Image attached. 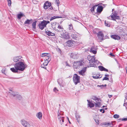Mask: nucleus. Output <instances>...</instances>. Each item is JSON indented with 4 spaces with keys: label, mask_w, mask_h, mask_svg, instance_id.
Wrapping results in <instances>:
<instances>
[{
    "label": "nucleus",
    "mask_w": 127,
    "mask_h": 127,
    "mask_svg": "<svg viewBox=\"0 0 127 127\" xmlns=\"http://www.w3.org/2000/svg\"><path fill=\"white\" fill-rule=\"evenodd\" d=\"M13 60L15 62H17L15 64L14 67L10 68V70L13 72L17 73L18 70L23 71L27 67V65L21 56L15 57L13 58Z\"/></svg>",
    "instance_id": "f257e3e1"
},
{
    "label": "nucleus",
    "mask_w": 127,
    "mask_h": 127,
    "mask_svg": "<svg viewBox=\"0 0 127 127\" xmlns=\"http://www.w3.org/2000/svg\"><path fill=\"white\" fill-rule=\"evenodd\" d=\"M42 57H46V59L45 60V62L43 63L41 65V67L42 68L46 69V67L45 66H47L48 63L50 61L51 59L49 58L51 57V55L49 53H43L41 55Z\"/></svg>",
    "instance_id": "f03ea898"
},
{
    "label": "nucleus",
    "mask_w": 127,
    "mask_h": 127,
    "mask_svg": "<svg viewBox=\"0 0 127 127\" xmlns=\"http://www.w3.org/2000/svg\"><path fill=\"white\" fill-rule=\"evenodd\" d=\"M87 59L89 61V63L90 64L91 66L90 67H95L94 65L98 63V61L95 60V57L94 56H88Z\"/></svg>",
    "instance_id": "7ed1b4c3"
},
{
    "label": "nucleus",
    "mask_w": 127,
    "mask_h": 127,
    "mask_svg": "<svg viewBox=\"0 0 127 127\" xmlns=\"http://www.w3.org/2000/svg\"><path fill=\"white\" fill-rule=\"evenodd\" d=\"M49 23V21H46L45 20H43L41 22L39 23L38 25L39 28L41 30H43L44 28L46 27L47 24Z\"/></svg>",
    "instance_id": "20e7f679"
},
{
    "label": "nucleus",
    "mask_w": 127,
    "mask_h": 127,
    "mask_svg": "<svg viewBox=\"0 0 127 127\" xmlns=\"http://www.w3.org/2000/svg\"><path fill=\"white\" fill-rule=\"evenodd\" d=\"M73 82L75 85H77L80 82V77L77 74H74L73 78Z\"/></svg>",
    "instance_id": "39448f33"
},
{
    "label": "nucleus",
    "mask_w": 127,
    "mask_h": 127,
    "mask_svg": "<svg viewBox=\"0 0 127 127\" xmlns=\"http://www.w3.org/2000/svg\"><path fill=\"white\" fill-rule=\"evenodd\" d=\"M60 37L65 39H69L70 38L69 34L68 32H66L64 30L63 33L61 34Z\"/></svg>",
    "instance_id": "423d86ee"
},
{
    "label": "nucleus",
    "mask_w": 127,
    "mask_h": 127,
    "mask_svg": "<svg viewBox=\"0 0 127 127\" xmlns=\"http://www.w3.org/2000/svg\"><path fill=\"white\" fill-rule=\"evenodd\" d=\"M108 19H111L114 20H115L116 19H118L119 18V17L117 15V13L114 11L112 12L111 15V17H108Z\"/></svg>",
    "instance_id": "0eeeda50"
},
{
    "label": "nucleus",
    "mask_w": 127,
    "mask_h": 127,
    "mask_svg": "<svg viewBox=\"0 0 127 127\" xmlns=\"http://www.w3.org/2000/svg\"><path fill=\"white\" fill-rule=\"evenodd\" d=\"M11 97L19 100L21 99L22 98L21 96L16 92H13L12 94L11 93Z\"/></svg>",
    "instance_id": "6e6552de"
},
{
    "label": "nucleus",
    "mask_w": 127,
    "mask_h": 127,
    "mask_svg": "<svg viewBox=\"0 0 127 127\" xmlns=\"http://www.w3.org/2000/svg\"><path fill=\"white\" fill-rule=\"evenodd\" d=\"M83 62L82 61L75 62L73 64V67L74 68L77 69L79 68L80 66L82 65Z\"/></svg>",
    "instance_id": "1a4fd4ad"
},
{
    "label": "nucleus",
    "mask_w": 127,
    "mask_h": 127,
    "mask_svg": "<svg viewBox=\"0 0 127 127\" xmlns=\"http://www.w3.org/2000/svg\"><path fill=\"white\" fill-rule=\"evenodd\" d=\"M75 43V42L72 40H68L66 42L67 46L70 47L74 46Z\"/></svg>",
    "instance_id": "9d476101"
},
{
    "label": "nucleus",
    "mask_w": 127,
    "mask_h": 127,
    "mask_svg": "<svg viewBox=\"0 0 127 127\" xmlns=\"http://www.w3.org/2000/svg\"><path fill=\"white\" fill-rule=\"evenodd\" d=\"M58 24L56 22H53L51 23V25L52 27L53 30L56 31L60 32V31H59V30H58L57 28Z\"/></svg>",
    "instance_id": "9b49d317"
},
{
    "label": "nucleus",
    "mask_w": 127,
    "mask_h": 127,
    "mask_svg": "<svg viewBox=\"0 0 127 127\" xmlns=\"http://www.w3.org/2000/svg\"><path fill=\"white\" fill-rule=\"evenodd\" d=\"M58 120L59 122L62 125L64 122V118L60 115V114L59 113V110L58 111Z\"/></svg>",
    "instance_id": "f8f14e48"
},
{
    "label": "nucleus",
    "mask_w": 127,
    "mask_h": 127,
    "mask_svg": "<svg viewBox=\"0 0 127 127\" xmlns=\"http://www.w3.org/2000/svg\"><path fill=\"white\" fill-rule=\"evenodd\" d=\"M21 123L22 125L25 127H30V125L27 121L24 120H22L21 121Z\"/></svg>",
    "instance_id": "ddd939ff"
},
{
    "label": "nucleus",
    "mask_w": 127,
    "mask_h": 127,
    "mask_svg": "<svg viewBox=\"0 0 127 127\" xmlns=\"http://www.w3.org/2000/svg\"><path fill=\"white\" fill-rule=\"evenodd\" d=\"M97 36L98 39L100 40H103L104 37L103 34L102 32H100L97 33Z\"/></svg>",
    "instance_id": "4468645a"
},
{
    "label": "nucleus",
    "mask_w": 127,
    "mask_h": 127,
    "mask_svg": "<svg viewBox=\"0 0 127 127\" xmlns=\"http://www.w3.org/2000/svg\"><path fill=\"white\" fill-rule=\"evenodd\" d=\"M101 125L102 126L104 125L106 127H108L111 126V125H113V124L112 122H105L101 123Z\"/></svg>",
    "instance_id": "2eb2a0df"
},
{
    "label": "nucleus",
    "mask_w": 127,
    "mask_h": 127,
    "mask_svg": "<svg viewBox=\"0 0 127 127\" xmlns=\"http://www.w3.org/2000/svg\"><path fill=\"white\" fill-rule=\"evenodd\" d=\"M87 101L88 102V106L90 108H92L94 107V104L93 103V102L95 103L94 102L91 101H90L89 100H87Z\"/></svg>",
    "instance_id": "dca6fc26"
},
{
    "label": "nucleus",
    "mask_w": 127,
    "mask_h": 127,
    "mask_svg": "<svg viewBox=\"0 0 127 127\" xmlns=\"http://www.w3.org/2000/svg\"><path fill=\"white\" fill-rule=\"evenodd\" d=\"M51 5V4L50 3L48 2H46L44 5V7L45 9H47L48 8L50 7Z\"/></svg>",
    "instance_id": "f3484780"
},
{
    "label": "nucleus",
    "mask_w": 127,
    "mask_h": 127,
    "mask_svg": "<svg viewBox=\"0 0 127 127\" xmlns=\"http://www.w3.org/2000/svg\"><path fill=\"white\" fill-rule=\"evenodd\" d=\"M90 51V52L95 54H96L97 52L96 47L94 46L92 47H91Z\"/></svg>",
    "instance_id": "a211bd4d"
},
{
    "label": "nucleus",
    "mask_w": 127,
    "mask_h": 127,
    "mask_svg": "<svg viewBox=\"0 0 127 127\" xmlns=\"http://www.w3.org/2000/svg\"><path fill=\"white\" fill-rule=\"evenodd\" d=\"M100 100L95 102V106L96 108L100 107L101 106Z\"/></svg>",
    "instance_id": "6ab92c4d"
},
{
    "label": "nucleus",
    "mask_w": 127,
    "mask_h": 127,
    "mask_svg": "<svg viewBox=\"0 0 127 127\" xmlns=\"http://www.w3.org/2000/svg\"><path fill=\"white\" fill-rule=\"evenodd\" d=\"M86 71V68H84L80 71H79V74L82 76H84V73Z\"/></svg>",
    "instance_id": "aec40b11"
},
{
    "label": "nucleus",
    "mask_w": 127,
    "mask_h": 127,
    "mask_svg": "<svg viewBox=\"0 0 127 127\" xmlns=\"http://www.w3.org/2000/svg\"><path fill=\"white\" fill-rule=\"evenodd\" d=\"M70 56L71 58L74 59H77L78 57V56L77 54L72 53H70Z\"/></svg>",
    "instance_id": "412c9836"
},
{
    "label": "nucleus",
    "mask_w": 127,
    "mask_h": 127,
    "mask_svg": "<svg viewBox=\"0 0 127 127\" xmlns=\"http://www.w3.org/2000/svg\"><path fill=\"white\" fill-rule=\"evenodd\" d=\"M103 9V7L101 5H99L96 9L97 12L98 13H100L102 11Z\"/></svg>",
    "instance_id": "4be33fe9"
},
{
    "label": "nucleus",
    "mask_w": 127,
    "mask_h": 127,
    "mask_svg": "<svg viewBox=\"0 0 127 127\" xmlns=\"http://www.w3.org/2000/svg\"><path fill=\"white\" fill-rule=\"evenodd\" d=\"M37 22L35 21L33 22L32 24V29L34 31H36V25Z\"/></svg>",
    "instance_id": "5701e85b"
},
{
    "label": "nucleus",
    "mask_w": 127,
    "mask_h": 127,
    "mask_svg": "<svg viewBox=\"0 0 127 127\" xmlns=\"http://www.w3.org/2000/svg\"><path fill=\"white\" fill-rule=\"evenodd\" d=\"M36 116L39 119L41 120L42 119V114L41 112H39L37 113Z\"/></svg>",
    "instance_id": "b1692460"
},
{
    "label": "nucleus",
    "mask_w": 127,
    "mask_h": 127,
    "mask_svg": "<svg viewBox=\"0 0 127 127\" xmlns=\"http://www.w3.org/2000/svg\"><path fill=\"white\" fill-rule=\"evenodd\" d=\"M79 35L77 34H72L71 35L72 37L74 39L76 40H78L79 39Z\"/></svg>",
    "instance_id": "393cba45"
},
{
    "label": "nucleus",
    "mask_w": 127,
    "mask_h": 127,
    "mask_svg": "<svg viewBox=\"0 0 127 127\" xmlns=\"http://www.w3.org/2000/svg\"><path fill=\"white\" fill-rule=\"evenodd\" d=\"M68 28L69 30L72 32L74 33L75 31L73 28V25L72 24H71L68 25Z\"/></svg>",
    "instance_id": "a878e982"
},
{
    "label": "nucleus",
    "mask_w": 127,
    "mask_h": 127,
    "mask_svg": "<svg viewBox=\"0 0 127 127\" xmlns=\"http://www.w3.org/2000/svg\"><path fill=\"white\" fill-rule=\"evenodd\" d=\"M99 69L101 71H104L108 72V70L107 69L104 68L103 66H98Z\"/></svg>",
    "instance_id": "bb28decb"
},
{
    "label": "nucleus",
    "mask_w": 127,
    "mask_h": 127,
    "mask_svg": "<svg viewBox=\"0 0 127 127\" xmlns=\"http://www.w3.org/2000/svg\"><path fill=\"white\" fill-rule=\"evenodd\" d=\"M111 37L115 40H119L120 38V37L119 36L116 35H112Z\"/></svg>",
    "instance_id": "cd10ccee"
},
{
    "label": "nucleus",
    "mask_w": 127,
    "mask_h": 127,
    "mask_svg": "<svg viewBox=\"0 0 127 127\" xmlns=\"http://www.w3.org/2000/svg\"><path fill=\"white\" fill-rule=\"evenodd\" d=\"M46 34L49 36H54L55 35L54 33H53L50 31H46Z\"/></svg>",
    "instance_id": "c85d7f7f"
},
{
    "label": "nucleus",
    "mask_w": 127,
    "mask_h": 127,
    "mask_svg": "<svg viewBox=\"0 0 127 127\" xmlns=\"http://www.w3.org/2000/svg\"><path fill=\"white\" fill-rule=\"evenodd\" d=\"M57 29L58 30V29L59 30H61L60 31L59 30V31H60L59 32H63V31L64 30V28L63 27L60 25H59L58 24V26H57Z\"/></svg>",
    "instance_id": "c756f323"
},
{
    "label": "nucleus",
    "mask_w": 127,
    "mask_h": 127,
    "mask_svg": "<svg viewBox=\"0 0 127 127\" xmlns=\"http://www.w3.org/2000/svg\"><path fill=\"white\" fill-rule=\"evenodd\" d=\"M62 17L61 16H54L52 17L50 19V21H51L56 18H61Z\"/></svg>",
    "instance_id": "7c9ffc66"
},
{
    "label": "nucleus",
    "mask_w": 127,
    "mask_h": 127,
    "mask_svg": "<svg viewBox=\"0 0 127 127\" xmlns=\"http://www.w3.org/2000/svg\"><path fill=\"white\" fill-rule=\"evenodd\" d=\"M92 99L95 101V102L100 100V98H98L95 96H93L92 98Z\"/></svg>",
    "instance_id": "2f4dec72"
},
{
    "label": "nucleus",
    "mask_w": 127,
    "mask_h": 127,
    "mask_svg": "<svg viewBox=\"0 0 127 127\" xmlns=\"http://www.w3.org/2000/svg\"><path fill=\"white\" fill-rule=\"evenodd\" d=\"M32 19H31L30 20L27 19V20H26L25 22L24 23L25 24H29L30 23V22H32Z\"/></svg>",
    "instance_id": "473e14b6"
},
{
    "label": "nucleus",
    "mask_w": 127,
    "mask_h": 127,
    "mask_svg": "<svg viewBox=\"0 0 127 127\" xmlns=\"http://www.w3.org/2000/svg\"><path fill=\"white\" fill-rule=\"evenodd\" d=\"M97 6V5H95L93 6L91 9L90 11L92 13L94 12L95 9L96 8V7Z\"/></svg>",
    "instance_id": "72a5a7b5"
},
{
    "label": "nucleus",
    "mask_w": 127,
    "mask_h": 127,
    "mask_svg": "<svg viewBox=\"0 0 127 127\" xmlns=\"http://www.w3.org/2000/svg\"><path fill=\"white\" fill-rule=\"evenodd\" d=\"M24 16V14L23 13H20L18 14L17 18L19 19H20Z\"/></svg>",
    "instance_id": "f704fd0d"
},
{
    "label": "nucleus",
    "mask_w": 127,
    "mask_h": 127,
    "mask_svg": "<svg viewBox=\"0 0 127 127\" xmlns=\"http://www.w3.org/2000/svg\"><path fill=\"white\" fill-rule=\"evenodd\" d=\"M75 116L76 118V119L77 120V122L79 123V119L80 118V116L79 115V114L76 113L75 114Z\"/></svg>",
    "instance_id": "c9c22d12"
},
{
    "label": "nucleus",
    "mask_w": 127,
    "mask_h": 127,
    "mask_svg": "<svg viewBox=\"0 0 127 127\" xmlns=\"http://www.w3.org/2000/svg\"><path fill=\"white\" fill-rule=\"evenodd\" d=\"M63 81L61 79H59L57 80V82L59 84L60 86H61L62 85V84L63 83Z\"/></svg>",
    "instance_id": "e433bc0d"
},
{
    "label": "nucleus",
    "mask_w": 127,
    "mask_h": 127,
    "mask_svg": "<svg viewBox=\"0 0 127 127\" xmlns=\"http://www.w3.org/2000/svg\"><path fill=\"white\" fill-rule=\"evenodd\" d=\"M100 75H99V76H98L97 75H95L93 76V78L95 79H97L101 78V76H100Z\"/></svg>",
    "instance_id": "4c0bfd02"
},
{
    "label": "nucleus",
    "mask_w": 127,
    "mask_h": 127,
    "mask_svg": "<svg viewBox=\"0 0 127 127\" xmlns=\"http://www.w3.org/2000/svg\"><path fill=\"white\" fill-rule=\"evenodd\" d=\"M94 119L95 122L97 124V125L99 124V120L98 118H96V119L94 118Z\"/></svg>",
    "instance_id": "58836bf2"
},
{
    "label": "nucleus",
    "mask_w": 127,
    "mask_h": 127,
    "mask_svg": "<svg viewBox=\"0 0 127 127\" xmlns=\"http://www.w3.org/2000/svg\"><path fill=\"white\" fill-rule=\"evenodd\" d=\"M105 24L106 26L109 27L110 26V24L108 23L107 21H105Z\"/></svg>",
    "instance_id": "ea45409f"
},
{
    "label": "nucleus",
    "mask_w": 127,
    "mask_h": 127,
    "mask_svg": "<svg viewBox=\"0 0 127 127\" xmlns=\"http://www.w3.org/2000/svg\"><path fill=\"white\" fill-rule=\"evenodd\" d=\"M9 91H10V92H9V95H10V96H11V93L12 94L13 92H13V91L12 89H9Z\"/></svg>",
    "instance_id": "a19ab883"
},
{
    "label": "nucleus",
    "mask_w": 127,
    "mask_h": 127,
    "mask_svg": "<svg viewBox=\"0 0 127 127\" xmlns=\"http://www.w3.org/2000/svg\"><path fill=\"white\" fill-rule=\"evenodd\" d=\"M113 117L117 119L119 117V116L118 114H116L114 115Z\"/></svg>",
    "instance_id": "79ce46f5"
},
{
    "label": "nucleus",
    "mask_w": 127,
    "mask_h": 127,
    "mask_svg": "<svg viewBox=\"0 0 127 127\" xmlns=\"http://www.w3.org/2000/svg\"><path fill=\"white\" fill-rule=\"evenodd\" d=\"M8 2V5L9 6H10L11 5V0H8L7 1Z\"/></svg>",
    "instance_id": "37998d69"
},
{
    "label": "nucleus",
    "mask_w": 127,
    "mask_h": 127,
    "mask_svg": "<svg viewBox=\"0 0 127 127\" xmlns=\"http://www.w3.org/2000/svg\"><path fill=\"white\" fill-rule=\"evenodd\" d=\"M57 4V5L58 6L60 4V2L59 0H55Z\"/></svg>",
    "instance_id": "c03bdc74"
},
{
    "label": "nucleus",
    "mask_w": 127,
    "mask_h": 127,
    "mask_svg": "<svg viewBox=\"0 0 127 127\" xmlns=\"http://www.w3.org/2000/svg\"><path fill=\"white\" fill-rule=\"evenodd\" d=\"M53 91L56 93H57L58 91V90L56 88V87L54 88L53 89Z\"/></svg>",
    "instance_id": "a18cd8bd"
},
{
    "label": "nucleus",
    "mask_w": 127,
    "mask_h": 127,
    "mask_svg": "<svg viewBox=\"0 0 127 127\" xmlns=\"http://www.w3.org/2000/svg\"><path fill=\"white\" fill-rule=\"evenodd\" d=\"M109 80V78L106 77H104L103 79V80Z\"/></svg>",
    "instance_id": "49530a36"
},
{
    "label": "nucleus",
    "mask_w": 127,
    "mask_h": 127,
    "mask_svg": "<svg viewBox=\"0 0 127 127\" xmlns=\"http://www.w3.org/2000/svg\"><path fill=\"white\" fill-rule=\"evenodd\" d=\"M98 86L99 87H101V88H102L103 87H104V86H106V85L105 84L104 85H98Z\"/></svg>",
    "instance_id": "de8ad7c7"
},
{
    "label": "nucleus",
    "mask_w": 127,
    "mask_h": 127,
    "mask_svg": "<svg viewBox=\"0 0 127 127\" xmlns=\"http://www.w3.org/2000/svg\"><path fill=\"white\" fill-rule=\"evenodd\" d=\"M100 111L102 112V113H104L105 112V110L103 109H101L100 110Z\"/></svg>",
    "instance_id": "09e8293b"
},
{
    "label": "nucleus",
    "mask_w": 127,
    "mask_h": 127,
    "mask_svg": "<svg viewBox=\"0 0 127 127\" xmlns=\"http://www.w3.org/2000/svg\"><path fill=\"white\" fill-rule=\"evenodd\" d=\"M122 121H127V118H123L121 120Z\"/></svg>",
    "instance_id": "8fccbe9b"
},
{
    "label": "nucleus",
    "mask_w": 127,
    "mask_h": 127,
    "mask_svg": "<svg viewBox=\"0 0 127 127\" xmlns=\"http://www.w3.org/2000/svg\"><path fill=\"white\" fill-rule=\"evenodd\" d=\"M60 114V115L62 116L63 115V112L61 111H60V112H59Z\"/></svg>",
    "instance_id": "3c124183"
},
{
    "label": "nucleus",
    "mask_w": 127,
    "mask_h": 127,
    "mask_svg": "<svg viewBox=\"0 0 127 127\" xmlns=\"http://www.w3.org/2000/svg\"><path fill=\"white\" fill-rule=\"evenodd\" d=\"M125 69L126 70V73L127 74V66H126L125 67Z\"/></svg>",
    "instance_id": "603ef678"
},
{
    "label": "nucleus",
    "mask_w": 127,
    "mask_h": 127,
    "mask_svg": "<svg viewBox=\"0 0 127 127\" xmlns=\"http://www.w3.org/2000/svg\"><path fill=\"white\" fill-rule=\"evenodd\" d=\"M112 95H108V96H109V98H111V97L112 96Z\"/></svg>",
    "instance_id": "864d4df0"
},
{
    "label": "nucleus",
    "mask_w": 127,
    "mask_h": 127,
    "mask_svg": "<svg viewBox=\"0 0 127 127\" xmlns=\"http://www.w3.org/2000/svg\"><path fill=\"white\" fill-rule=\"evenodd\" d=\"M74 18L75 19H77V20H79V19L78 18H76V17H75Z\"/></svg>",
    "instance_id": "5fc2aeb1"
},
{
    "label": "nucleus",
    "mask_w": 127,
    "mask_h": 127,
    "mask_svg": "<svg viewBox=\"0 0 127 127\" xmlns=\"http://www.w3.org/2000/svg\"><path fill=\"white\" fill-rule=\"evenodd\" d=\"M67 119L68 120V121H69V123L70 124H71V123H70V121H69V118H68L67 117Z\"/></svg>",
    "instance_id": "6e6d98bb"
},
{
    "label": "nucleus",
    "mask_w": 127,
    "mask_h": 127,
    "mask_svg": "<svg viewBox=\"0 0 127 127\" xmlns=\"http://www.w3.org/2000/svg\"><path fill=\"white\" fill-rule=\"evenodd\" d=\"M105 76H108L109 75L108 74H106V75H105Z\"/></svg>",
    "instance_id": "4d7b16f0"
},
{
    "label": "nucleus",
    "mask_w": 127,
    "mask_h": 127,
    "mask_svg": "<svg viewBox=\"0 0 127 127\" xmlns=\"http://www.w3.org/2000/svg\"><path fill=\"white\" fill-rule=\"evenodd\" d=\"M19 78H14V79H19Z\"/></svg>",
    "instance_id": "13d9d810"
},
{
    "label": "nucleus",
    "mask_w": 127,
    "mask_h": 127,
    "mask_svg": "<svg viewBox=\"0 0 127 127\" xmlns=\"http://www.w3.org/2000/svg\"><path fill=\"white\" fill-rule=\"evenodd\" d=\"M125 99L127 100V96L125 97Z\"/></svg>",
    "instance_id": "bf43d9fd"
},
{
    "label": "nucleus",
    "mask_w": 127,
    "mask_h": 127,
    "mask_svg": "<svg viewBox=\"0 0 127 127\" xmlns=\"http://www.w3.org/2000/svg\"><path fill=\"white\" fill-rule=\"evenodd\" d=\"M105 107V106H102V108H104V107Z\"/></svg>",
    "instance_id": "052dcab7"
},
{
    "label": "nucleus",
    "mask_w": 127,
    "mask_h": 127,
    "mask_svg": "<svg viewBox=\"0 0 127 127\" xmlns=\"http://www.w3.org/2000/svg\"><path fill=\"white\" fill-rule=\"evenodd\" d=\"M72 20H74L75 21H77L76 20H74V19H72Z\"/></svg>",
    "instance_id": "680f3d73"
},
{
    "label": "nucleus",
    "mask_w": 127,
    "mask_h": 127,
    "mask_svg": "<svg viewBox=\"0 0 127 127\" xmlns=\"http://www.w3.org/2000/svg\"><path fill=\"white\" fill-rule=\"evenodd\" d=\"M114 10V9H112V11L113 12V11Z\"/></svg>",
    "instance_id": "e2e57ef3"
},
{
    "label": "nucleus",
    "mask_w": 127,
    "mask_h": 127,
    "mask_svg": "<svg viewBox=\"0 0 127 127\" xmlns=\"http://www.w3.org/2000/svg\"><path fill=\"white\" fill-rule=\"evenodd\" d=\"M110 55H111V56H113V55H112V53H111V54H110Z\"/></svg>",
    "instance_id": "0e129e2a"
},
{
    "label": "nucleus",
    "mask_w": 127,
    "mask_h": 127,
    "mask_svg": "<svg viewBox=\"0 0 127 127\" xmlns=\"http://www.w3.org/2000/svg\"><path fill=\"white\" fill-rule=\"evenodd\" d=\"M107 109V108H105V109H105V110H106V109Z\"/></svg>",
    "instance_id": "69168bd1"
},
{
    "label": "nucleus",
    "mask_w": 127,
    "mask_h": 127,
    "mask_svg": "<svg viewBox=\"0 0 127 127\" xmlns=\"http://www.w3.org/2000/svg\"><path fill=\"white\" fill-rule=\"evenodd\" d=\"M66 65H67V66H69V65H68V64H66Z\"/></svg>",
    "instance_id": "338daca9"
},
{
    "label": "nucleus",
    "mask_w": 127,
    "mask_h": 127,
    "mask_svg": "<svg viewBox=\"0 0 127 127\" xmlns=\"http://www.w3.org/2000/svg\"><path fill=\"white\" fill-rule=\"evenodd\" d=\"M126 104H127V103H125Z\"/></svg>",
    "instance_id": "774afa93"
}]
</instances>
